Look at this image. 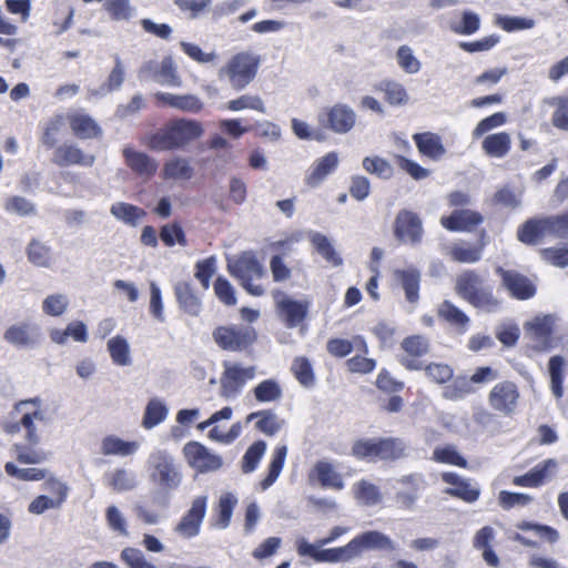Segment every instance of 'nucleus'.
<instances>
[{"label":"nucleus","mask_w":568,"mask_h":568,"mask_svg":"<svg viewBox=\"0 0 568 568\" xmlns=\"http://www.w3.org/2000/svg\"><path fill=\"white\" fill-rule=\"evenodd\" d=\"M413 139L419 153L434 161L442 159L446 153V149L442 143L440 136L435 133H416Z\"/></svg>","instance_id":"obj_30"},{"label":"nucleus","mask_w":568,"mask_h":568,"mask_svg":"<svg viewBox=\"0 0 568 568\" xmlns=\"http://www.w3.org/2000/svg\"><path fill=\"white\" fill-rule=\"evenodd\" d=\"M442 479L450 486L445 489V494L469 504L475 503L479 498V487L474 485L469 479L463 478L452 471L443 473Z\"/></svg>","instance_id":"obj_22"},{"label":"nucleus","mask_w":568,"mask_h":568,"mask_svg":"<svg viewBox=\"0 0 568 568\" xmlns=\"http://www.w3.org/2000/svg\"><path fill=\"white\" fill-rule=\"evenodd\" d=\"M261 61L253 51L236 52L219 69L217 78L236 91L244 90L256 78Z\"/></svg>","instance_id":"obj_3"},{"label":"nucleus","mask_w":568,"mask_h":568,"mask_svg":"<svg viewBox=\"0 0 568 568\" xmlns=\"http://www.w3.org/2000/svg\"><path fill=\"white\" fill-rule=\"evenodd\" d=\"M317 121L326 130L336 134H346L354 129L357 114L348 104L338 102L332 106L324 108L318 113Z\"/></svg>","instance_id":"obj_9"},{"label":"nucleus","mask_w":568,"mask_h":568,"mask_svg":"<svg viewBox=\"0 0 568 568\" xmlns=\"http://www.w3.org/2000/svg\"><path fill=\"white\" fill-rule=\"evenodd\" d=\"M318 542L310 544L305 538L296 540V551L300 556L310 557L317 562H341L355 558L351 541L344 547L322 549Z\"/></svg>","instance_id":"obj_12"},{"label":"nucleus","mask_w":568,"mask_h":568,"mask_svg":"<svg viewBox=\"0 0 568 568\" xmlns=\"http://www.w3.org/2000/svg\"><path fill=\"white\" fill-rule=\"evenodd\" d=\"M3 338L17 348L32 349L41 343L43 335L38 324L19 322L6 329Z\"/></svg>","instance_id":"obj_13"},{"label":"nucleus","mask_w":568,"mask_h":568,"mask_svg":"<svg viewBox=\"0 0 568 568\" xmlns=\"http://www.w3.org/2000/svg\"><path fill=\"white\" fill-rule=\"evenodd\" d=\"M557 317L552 314L537 315L525 323V334L534 349L546 352L554 347V327Z\"/></svg>","instance_id":"obj_11"},{"label":"nucleus","mask_w":568,"mask_h":568,"mask_svg":"<svg viewBox=\"0 0 568 568\" xmlns=\"http://www.w3.org/2000/svg\"><path fill=\"white\" fill-rule=\"evenodd\" d=\"M352 454L372 463L393 462L407 456V445L398 437L362 438L353 444Z\"/></svg>","instance_id":"obj_4"},{"label":"nucleus","mask_w":568,"mask_h":568,"mask_svg":"<svg viewBox=\"0 0 568 568\" xmlns=\"http://www.w3.org/2000/svg\"><path fill=\"white\" fill-rule=\"evenodd\" d=\"M149 480L158 488L159 503L166 506L170 494L182 483V471L174 457L165 450L153 452L148 459Z\"/></svg>","instance_id":"obj_1"},{"label":"nucleus","mask_w":568,"mask_h":568,"mask_svg":"<svg viewBox=\"0 0 568 568\" xmlns=\"http://www.w3.org/2000/svg\"><path fill=\"white\" fill-rule=\"evenodd\" d=\"M287 456V447L285 445L277 446L273 454L272 459L268 467V474L267 476L261 481V488L262 490H266L268 487H271L275 480L278 478L285 459Z\"/></svg>","instance_id":"obj_46"},{"label":"nucleus","mask_w":568,"mask_h":568,"mask_svg":"<svg viewBox=\"0 0 568 568\" xmlns=\"http://www.w3.org/2000/svg\"><path fill=\"white\" fill-rule=\"evenodd\" d=\"M106 485L115 493L130 491L136 488V474L126 468H115L105 475Z\"/></svg>","instance_id":"obj_35"},{"label":"nucleus","mask_w":568,"mask_h":568,"mask_svg":"<svg viewBox=\"0 0 568 568\" xmlns=\"http://www.w3.org/2000/svg\"><path fill=\"white\" fill-rule=\"evenodd\" d=\"M52 162L61 168L70 165L91 168L95 162V155L84 153L75 143L65 142L55 148Z\"/></svg>","instance_id":"obj_21"},{"label":"nucleus","mask_w":568,"mask_h":568,"mask_svg":"<svg viewBox=\"0 0 568 568\" xmlns=\"http://www.w3.org/2000/svg\"><path fill=\"white\" fill-rule=\"evenodd\" d=\"M547 235H568V212L562 215L549 216L540 220H529L518 231L519 241L535 244Z\"/></svg>","instance_id":"obj_6"},{"label":"nucleus","mask_w":568,"mask_h":568,"mask_svg":"<svg viewBox=\"0 0 568 568\" xmlns=\"http://www.w3.org/2000/svg\"><path fill=\"white\" fill-rule=\"evenodd\" d=\"M160 239L168 246L180 244L186 245V239L183 229L178 223L163 225L160 231Z\"/></svg>","instance_id":"obj_61"},{"label":"nucleus","mask_w":568,"mask_h":568,"mask_svg":"<svg viewBox=\"0 0 568 568\" xmlns=\"http://www.w3.org/2000/svg\"><path fill=\"white\" fill-rule=\"evenodd\" d=\"M497 272L501 275L503 284L511 296L518 300H527L535 295V286L527 277L515 271L498 268Z\"/></svg>","instance_id":"obj_26"},{"label":"nucleus","mask_w":568,"mask_h":568,"mask_svg":"<svg viewBox=\"0 0 568 568\" xmlns=\"http://www.w3.org/2000/svg\"><path fill=\"white\" fill-rule=\"evenodd\" d=\"M121 559L129 568H158L136 548L126 547L121 551Z\"/></svg>","instance_id":"obj_64"},{"label":"nucleus","mask_w":568,"mask_h":568,"mask_svg":"<svg viewBox=\"0 0 568 568\" xmlns=\"http://www.w3.org/2000/svg\"><path fill=\"white\" fill-rule=\"evenodd\" d=\"M311 481L318 483L322 487L341 490L344 488V480L342 475L336 471L333 464L327 460L317 462L310 475Z\"/></svg>","instance_id":"obj_25"},{"label":"nucleus","mask_w":568,"mask_h":568,"mask_svg":"<svg viewBox=\"0 0 568 568\" xmlns=\"http://www.w3.org/2000/svg\"><path fill=\"white\" fill-rule=\"evenodd\" d=\"M27 256L29 262L38 267H49L52 262L51 248L37 239L28 244Z\"/></svg>","instance_id":"obj_48"},{"label":"nucleus","mask_w":568,"mask_h":568,"mask_svg":"<svg viewBox=\"0 0 568 568\" xmlns=\"http://www.w3.org/2000/svg\"><path fill=\"white\" fill-rule=\"evenodd\" d=\"M273 298L278 314L287 327H296L304 321L308 311V302L296 301L281 291H275Z\"/></svg>","instance_id":"obj_15"},{"label":"nucleus","mask_w":568,"mask_h":568,"mask_svg":"<svg viewBox=\"0 0 568 568\" xmlns=\"http://www.w3.org/2000/svg\"><path fill=\"white\" fill-rule=\"evenodd\" d=\"M481 278L473 271L460 274L456 282L458 295L476 307L490 310L496 306V301L490 292L481 287Z\"/></svg>","instance_id":"obj_10"},{"label":"nucleus","mask_w":568,"mask_h":568,"mask_svg":"<svg viewBox=\"0 0 568 568\" xmlns=\"http://www.w3.org/2000/svg\"><path fill=\"white\" fill-rule=\"evenodd\" d=\"M339 163L336 152H328L324 156L317 159L308 169L305 182L310 187L320 186L324 180L332 174Z\"/></svg>","instance_id":"obj_23"},{"label":"nucleus","mask_w":568,"mask_h":568,"mask_svg":"<svg viewBox=\"0 0 568 568\" xmlns=\"http://www.w3.org/2000/svg\"><path fill=\"white\" fill-rule=\"evenodd\" d=\"M174 293L180 307L185 313L191 316H197L200 314L202 310V303L190 283L178 282L174 286Z\"/></svg>","instance_id":"obj_34"},{"label":"nucleus","mask_w":568,"mask_h":568,"mask_svg":"<svg viewBox=\"0 0 568 568\" xmlns=\"http://www.w3.org/2000/svg\"><path fill=\"white\" fill-rule=\"evenodd\" d=\"M396 61L398 67L407 74H416L422 69V62L414 54L413 49L403 44L396 51Z\"/></svg>","instance_id":"obj_54"},{"label":"nucleus","mask_w":568,"mask_h":568,"mask_svg":"<svg viewBox=\"0 0 568 568\" xmlns=\"http://www.w3.org/2000/svg\"><path fill=\"white\" fill-rule=\"evenodd\" d=\"M153 80L161 85L181 87L182 80L172 57H165L159 63V70L153 72Z\"/></svg>","instance_id":"obj_40"},{"label":"nucleus","mask_w":568,"mask_h":568,"mask_svg":"<svg viewBox=\"0 0 568 568\" xmlns=\"http://www.w3.org/2000/svg\"><path fill=\"white\" fill-rule=\"evenodd\" d=\"M394 275L400 283L406 300L409 303H416L419 298L420 273L416 268L409 267L406 270H396Z\"/></svg>","instance_id":"obj_37"},{"label":"nucleus","mask_w":568,"mask_h":568,"mask_svg":"<svg viewBox=\"0 0 568 568\" xmlns=\"http://www.w3.org/2000/svg\"><path fill=\"white\" fill-rule=\"evenodd\" d=\"M227 271L248 294L253 296H262L264 294V287L260 284H254L253 280L262 278L265 270L252 252H244L237 257L227 258Z\"/></svg>","instance_id":"obj_5"},{"label":"nucleus","mask_w":568,"mask_h":568,"mask_svg":"<svg viewBox=\"0 0 568 568\" xmlns=\"http://www.w3.org/2000/svg\"><path fill=\"white\" fill-rule=\"evenodd\" d=\"M183 453L189 465L200 473L214 471L222 466L221 456L210 452L197 442L187 443Z\"/></svg>","instance_id":"obj_18"},{"label":"nucleus","mask_w":568,"mask_h":568,"mask_svg":"<svg viewBox=\"0 0 568 568\" xmlns=\"http://www.w3.org/2000/svg\"><path fill=\"white\" fill-rule=\"evenodd\" d=\"M69 305V300L64 294L48 295L42 302V311L50 316L62 315Z\"/></svg>","instance_id":"obj_62"},{"label":"nucleus","mask_w":568,"mask_h":568,"mask_svg":"<svg viewBox=\"0 0 568 568\" xmlns=\"http://www.w3.org/2000/svg\"><path fill=\"white\" fill-rule=\"evenodd\" d=\"M355 557L364 551H394L396 544L385 534L377 530L365 531L351 540Z\"/></svg>","instance_id":"obj_20"},{"label":"nucleus","mask_w":568,"mask_h":568,"mask_svg":"<svg viewBox=\"0 0 568 568\" xmlns=\"http://www.w3.org/2000/svg\"><path fill=\"white\" fill-rule=\"evenodd\" d=\"M223 366L220 395L225 399H234L241 394L245 384L255 378L256 367L233 362H224Z\"/></svg>","instance_id":"obj_8"},{"label":"nucleus","mask_w":568,"mask_h":568,"mask_svg":"<svg viewBox=\"0 0 568 568\" xmlns=\"http://www.w3.org/2000/svg\"><path fill=\"white\" fill-rule=\"evenodd\" d=\"M139 448V442H126L115 435H109L102 439L100 452L104 456L125 457L134 455Z\"/></svg>","instance_id":"obj_32"},{"label":"nucleus","mask_w":568,"mask_h":568,"mask_svg":"<svg viewBox=\"0 0 568 568\" xmlns=\"http://www.w3.org/2000/svg\"><path fill=\"white\" fill-rule=\"evenodd\" d=\"M108 352L112 362L118 366H129L132 363L130 345L128 341L121 336H114L108 341Z\"/></svg>","instance_id":"obj_43"},{"label":"nucleus","mask_w":568,"mask_h":568,"mask_svg":"<svg viewBox=\"0 0 568 568\" xmlns=\"http://www.w3.org/2000/svg\"><path fill=\"white\" fill-rule=\"evenodd\" d=\"M310 241L317 253L333 266H339L342 264L343 261L341 256L336 253L331 240L326 235L320 232H311Z\"/></svg>","instance_id":"obj_45"},{"label":"nucleus","mask_w":568,"mask_h":568,"mask_svg":"<svg viewBox=\"0 0 568 568\" xmlns=\"http://www.w3.org/2000/svg\"><path fill=\"white\" fill-rule=\"evenodd\" d=\"M353 494L359 505L368 507L379 504L383 498L378 486L366 479H362L353 485Z\"/></svg>","instance_id":"obj_38"},{"label":"nucleus","mask_w":568,"mask_h":568,"mask_svg":"<svg viewBox=\"0 0 568 568\" xmlns=\"http://www.w3.org/2000/svg\"><path fill=\"white\" fill-rule=\"evenodd\" d=\"M265 450L266 443L263 440H257L251 445L242 458V471L245 474L254 471Z\"/></svg>","instance_id":"obj_55"},{"label":"nucleus","mask_w":568,"mask_h":568,"mask_svg":"<svg viewBox=\"0 0 568 568\" xmlns=\"http://www.w3.org/2000/svg\"><path fill=\"white\" fill-rule=\"evenodd\" d=\"M206 496L193 499L191 508L183 515L174 531L182 538L190 539L199 535L201 524L206 514Z\"/></svg>","instance_id":"obj_16"},{"label":"nucleus","mask_w":568,"mask_h":568,"mask_svg":"<svg viewBox=\"0 0 568 568\" xmlns=\"http://www.w3.org/2000/svg\"><path fill=\"white\" fill-rule=\"evenodd\" d=\"M168 416V407L158 398L151 399L144 410L142 418V427L152 429L161 424Z\"/></svg>","instance_id":"obj_47"},{"label":"nucleus","mask_w":568,"mask_h":568,"mask_svg":"<svg viewBox=\"0 0 568 568\" xmlns=\"http://www.w3.org/2000/svg\"><path fill=\"white\" fill-rule=\"evenodd\" d=\"M123 156L126 165L140 176L148 179L158 170V162L144 152L126 146L123 149Z\"/></svg>","instance_id":"obj_27"},{"label":"nucleus","mask_w":568,"mask_h":568,"mask_svg":"<svg viewBox=\"0 0 568 568\" xmlns=\"http://www.w3.org/2000/svg\"><path fill=\"white\" fill-rule=\"evenodd\" d=\"M262 417L256 422L255 427L267 436H274L284 426V420L281 419L272 410H261Z\"/></svg>","instance_id":"obj_56"},{"label":"nucleus","mask_w":568,"mask_h":568,"mask_svg":"<svg viewBox=\"0 0 568 568\" xmlns=\"http://www.w3.org/2000/svg\"><path fill=\"white\" fill-rule=\"evenodd\" d=\"M252 392L255 400L261 404L275 403L283 397L282 386L274 378L260 382Z\"/></svg>","instance_id":"obj_42"},{"label":"nucleus","mask_w":568,"mask_h":568,"mask_svg":"<svg viewBox=\"0 0 568 568\" xmlns=\"http://www.w3.org/2000/svg\"><path fill=\"white\" fill-rule=\"evenodd\" d=\"M63 126V116L55 115L47 123L41 136V142L47 148H53L58 143L60 131Z\"/></svg>","instance_id":"obj_63"},{"label":"nucleus","mask_w":568,"mask_h":568,"mask_svg":"<svg viewBox=\"0 0 568 568\" xmlns=\"http://www.w3.org/2000/svg\"><path fill=\"white\" fill-rule=\"evenodd\" d=\"M204 133L202 124L195 120L179 119L149 138L148 146L156 151L183 149Z\"/></svg>","instance_id":"obj_2"},{"label":"nucleus","mask_w":568,"mask_h":568,"mask_svg":"<svg viewBox=\"0 0 568 568\" xmlns=\"http://www.w3.org/2000/svg\"><path fill=\"white\" fill-rule=\"evenodd\" d=\"M362 165L367 173L383 180H389L394 174L393 165L378 155L365 156L362 161Z\"/></svg>","instance_id":"obj_52"},{"label":"nucleus","mask_w":568,"mask_h":568,"mask_svg":"<svg viewBox=\"0 0 568 568\" xmlns=\"http://www.w3.org/2000/svg\"><path fill=\"white\" fill-rule=\"evenodd\" d=\"M438 315L459 332H464L469 323L467 315L449 301H444L439 305Z\"/></svg>","instance_id":"obj_49"},{"label":"nucleus","mask_w":568,"mask_h":568,"mask_svg":"<svg viewBox=\"0 0 568 568\" xmlns=\"http://www.w3.org/2000/svg\"><path fill=\"white\" fill-rule=\"evenodd\" d=\"M193 169L185 158L176 156L164 164L163 174L165 179L189 180Z\"/></svg>","instance_id":"obj_51"},{"label":"nucleus","mask_w":568,"mask_h":568,"mask_svg":"<svg viewBox=\"0 0 568 568\" xmlns=\"http://www.w3.org/2000/svg\"><path fill=\"white\" fill-rule=\"evenodd\" d=\"M155 98L171 108L196 113L202 110L203 103L194 94H173L168 92H158Z\"/></svg>","instance_id":"obj_31"},{"label":"nucleus","mask_w":568,"mask_h":568,"mask_svg":"<svg viewBox=\"0 0 568 568\" xmlns=\"http://www.w3.org/2000/svg\"><path fill=\"white\" fill-rule=\"evenodd\" d=\"M213 339L224 351L241 352L255 342L256 332L245 324L219 326L213 331Z\"/></svg>","instance_id":"obj_7"},{"label":"nucleus","mask_w":568,"mask_h":568,"mask_svg":"<svg viewBox=\"0 0 568 568\" xmlns=\"http://www.w3.org/2000/svg\"><path fill=\"white\" fill-rule=\"evenodd\" d=\"M72 132L82 140L94 139L102 135L101 126L87 113L74 112L69 114Z\"/></svg>","instance_id":"obj_29"},{"label":"nucleus","mask_w":568,"mask_h":568,"mask_svg":"<svg viewBox=\"0 0 568 568\" xmlns=\"http://www.w3.org/2000/svg\"><path fill=\"white\" fill-rule=\"evenodd\" d=\"M103 8L113 21H130L135 14L130 0H105Z\"/></svg>","instance_id":"obj_50"},{"label":"nucleus","mask_w":568,"mask_h":568,"mask_svg":"<svg viewBox=\"0 0 568 568\" xmlns=\"http://www.w3.org/2000/svg\"><path fill=\"white\" fill-rule=\"evenodd\" d=\"M565 366L566 359L560 355L551 356L548 361L550 390L557 399H560L564 396L562 383Z\"/></svg>","instance_id":"obj_41"},{"label":"nucleus","mask_w":568,"mask_h":568,"mask_svg":"<svg viewBox=\"0 0 568 568\" xmlns=\"http://www.w3.org/2000/svg\"><path fill=\"white\" fill-rule=\"evenodd\" d=\"M481 245H471L465 242L456 243L449 254L459 263H475L481 257Z\"/></svg>","instance_id":"obj_53"},{"label":"nucleus","mask_w":568,"mask_h":568,"mask_svg":"<svg viewBox=\"0 0 568 568\" xmlns=\"http://www.w3.org/2000/svg\"><path fill=\"white\" fill-rule=\"evenodd\" d=\"M394 234L403 243L419 244L423 236V225L419 216L408 210L399 211L395 219Z\"/></svg>","instance_id":"obj_17"},{"label":"nucleus","mask_w":568,"mask_h":568,"mask_svg":"<svg viewBox=\"0 0 568 568\" xmlns=\"http://www.w3.org/2000/svg\"><path fill=\"white\" fill-rule=\"evenodd\" d=\"M226 108L231 111H242L244 109H251L265 113L266 109L263 100L258 95L244 94L237 99L227 102Z\"/></svg>","instance_id":"obj_57"},{"label":"nucleus","mask_w":568,"mask_h":568,"mask_svg":"<svg viewBox=\"0 0 568 568\" xmlns=\"http://www.w3.org/2000/svg\"><path fill=\"white\" fill-rule=\"evenodd\" d=\"M420 474L404 475L395 480V500L400 508L413 510L424 487Z\"/></svg>","instance_id":"obj_14"},{"label":"nucleus","mask_w":568,"mask_h":568,"mask_svg":"<svg viewBox=\"0 0 568 568\" xmlns=\"http://www.w3.org/2000/svg\"><path fill=\"white\" fill-rule=\"evenodd\" d=\"M105 519L109 528L119 536H128V521L120 509L111 505L105 510Z\"/></svg>","instance_id":"obj_58"},{"label":"nucleus","mask_w":568,"mask_h":568,"mask_svg":"<svg viewBox=\"0 0 568 568\" xmlns=\"http://www.w3.org/2000/svg\"><path fill=\"white\" fill-rule=\"evenodd\" d=\"M3 209L7 213L20 217L37 215V205L21 195H10L6 197Z\"/></svg>","instance_id":"obj_44"},{"label":"nucleus","mask_w":568,"mask_h":568,"mask_svg":"<svg viewBox=\"0 0 568 568\" xmlns=\"http://www.w3.org/2000/svg\"><path fill=\"white\" fill-rule=\"evenodd\" d=\"M481 222L483 216L470 210H456L440 220L442 225L449 231H470Z\"/></svg>","instance_id":"obj_28"},{"label":"nucleus","mask_w":568,"mask_h":568,"mask_svg":"<svg viewBox=\"0 0 568 568\" xmlns=\"http://www.w3.org/2000/svg\"><path fill=\"white\" fill-rule=\"evenodd\" d=\"M433 459L438 463L467 467L466 459L459 455L454 446L437 447L434 449Z\"/></svg>","instance_id":"obj_59"},{"label":"nucleus","mask_w":568,"mask_h":568,"mask_svg":"<svg viewBox=\"0 0 568 568\" xmlns=\"http://www.w3.org/2000/svg\"><path fill=\"white\" fill-rule=\"evenodd\" d=\"M237 503L236 497L231 494L226 493L220 497L219 500V520L216 523V526L224 529L230 525V520L232 517L233 509Z\"/></svg>","instance_id":"obj_60"},{"label":"nucleus","mask_w":568,"mask_h":568,"mask_svg":"<svg viewBox=\"0 0 568 568\" xmlns=\"http://www.w3.org/2000/svg\"><path fill=\"white\" fill-rule=\"evenodd\" d=\"M405 355L400 356L399 362L408 369H420L422 363L417 359L428 353V341L420 335H414L405 338L402 343Z\"/></svg>","instance_id":"obj_24"},{"label":"nucleus","mask_w":568,"mask_h":568,"mask_svg":"<svg viewBox=\"0 0 568 568\" xmlns=\"http://www.w3.org/2000/svg\"><path fill=\"white\" fill-rule=\"evenodd\" d=\"M114 67L111 70L105 83L99 87V89H90V97H104L112 91L119 90L125 79V69L122 59L119 54L113 55Z\"/></svg>","instance_id":"obj_33"},{"label":"nucleus","mask_w":568,"mask_h":568,"mask_svg":"<svg viewBox=\"0 0 568 568\" xmlns=\"http://www.w3.org/2000/svg\"><path fill=\"white\" fill-rule=\"evenodd\" d=\"M110 213L118 221H121L130 226H136L146 215L144 210L125 202L113 203L110 207Z\"/></svg>","instance_id":"obj_39"},{"label":"nucleus","mask_w":568,"mask_h":568,"mask_svg":"<svg viewBox=\"0 0 568 568\" xmlns=\"http://www.w3.org/2000/svg\"><path fill=\"white\" fill-rule=\"evenodd\" d=\"M511 148V138L506 132L493 133L485 136L481 149L486 155L496 159L505 158Z\"/></svg>","instance_id":"obj_36"},{"label":"nucleus","mask_w":568,"mask_h":568,"mask_svg":"<svg viewBox=\"0 0 568 568\" xmlns=\"http://www.w3.org/2000/svg\"><path fill=\"white\" fill-rule=\"evenodd\" d=\"M518 399L519 390L517 386L508 381L496 384L488 395L490 406L504 415L515 413Z\"/></svg>","instance_id":"obj_19"}]
</instances>
